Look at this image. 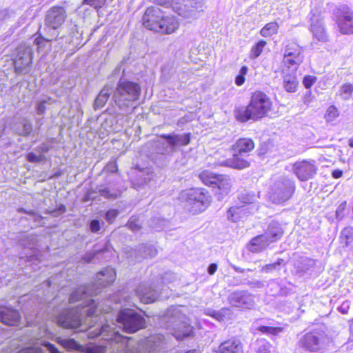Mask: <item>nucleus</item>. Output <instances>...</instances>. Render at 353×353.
<instances>
[{
  "label": "nucleus",
  "instance_id": "31",
  "mask_svg": "<svg viewBox=\"0 0 353 353\" xmlns=\"http://www.w3.org/2000/svg\"><path fill=\"white\" fill-rule=\"evenodd\" d=\"M230 309L227 307H223L218 311L210 308H208L204 310L205 314L212 316L219 322L224 321L227 316L230 314Z\"/></svg>",
  "mask_w": 353,
  "mask_h": 353
},
{
  "label": "nucleus",
  "instance_id": "8",
  "mask_svg": "<svg viewBox=\"0 0 353 353\" xmlns=\"http://www.w3.org/2000/svg\"><path fill=\"white\" fill-rule=\"evenodd\" d=\"M331 339L325 331L314 329L305 333L299 340L297 347L310 353H323L330 343Z\"/></svg>",
  "mask_w": 353,
  "mask_h": 353
},
{
  "label": "nucleus",
  "instance_id": "63",
  "mask_svg": "<svg viewBox=\"0 0 353 353\" xmlns=\"http://www.w3.org/2000/svg\"><path fill=\"white\" fill-rule=\"evenodd\" d=\"M341 90L343 92L350 94L353 91V85L351 84L344 85Z\"/></svg>",
  "mask_w": 353,
  "mask_h": 353
},
{
  "label": "nucleus",
  "instance_id": "39",
  "mask_svg": "<svg viewBox=\"0 0 353 353\" xmlns=\"http://www.w3.org/2000/svg\"><path fill=\"white\" fill-rule=\"evenodd\" d=\"M271 344L265 339L258 340L256 342V353H271Z\"/></svg>",
  "mask_w": 353,
  "mask_h": 353
},
{
  "label": "nucleus",
  "instance_id": "53",
  "mask_svg": "<svg viewBox=\"0 0 353 353\" xmlns=\"http://www.w3.org/2000/svg\"><path fill=\"white\" fill-rule=\"evenodd\" d=\"M339 116V111L335 106H330L327 110L326 118L327 121H332Z\"/></svg>",
  "mask_w": 353,
  "mask_h": 353
},
{
  "label": "nucleus",
  "instance_id": "11",
  "mask_svg": "<svg viewBox=\"0 0 353 353\" xmlns=\"http://www.w3.org/2000/svg\"><path fill=\"white\" fill-rule=\"evenodd\" d=\"M295 190L294 181L286 176H281L272 184L270 199L276 204H281L289 200Z\"/></svg>",
  "mask_w": 353,
  "mask_h": 353
},
{
  "label": "nucleus",
  "instance_id": "7",
  "mask_svg": "<svg viewBox=\"0 0 353 353\" xmlns=\"http://www.w3.org/2000/svg\"><path fill=\"white\" fill-rule=\"evenodd\" d=\"M254 148V141L250 138L239 139L232 150L234 154L232 158L227 159L219 163L220 165L229 167L231 168L241 170L250 166L249 161L246 157L249 156L248 153Z\"/></svg>",
  "mask_w": 353,
  "mask_h": 353
},
{
  "label": "nucleus",
  "instance_id": "45",
  "mask_svg": "<svg viewBox=\"0 0 353 353\" xmlns=\"http://www.w3.org/2000/svg\"><path fill=\"white\" fill-rule=\"evenodd\" d=\"M341 235L345 239V245L349 246V245L353 242V228L352 227H347L345 228L342 232Z\"/></svg>",
  "mask_w": 353,
  "mask_h": 353
},
{
  "label": "nucleus",
  "instance_id": "10",
  "mask_svg": "<svg viewBox=\"0 0 353 353\" xmlns=\"http://www.w3.org/2000/svg\"><path fill=\"white\" fill-rule=\"evenodd\" d=\"M181 197L185 199L188 210L192 214L204 211L210 203V196L208 191L201 188H193L183 192Z\"/></svg>",
  "mask_w": 353,
  "mask_h": 353
},
{
  "label": "nucleus",
  "instance_id": "51",
  "mask_svg": "<svg viewBox=\"0 0 353 353\" xmlns=\"http://www.w3.org/2000/svg\"><path fill=\"white\" fill-rule=\"evenodd\" d=\"M119 211L116 209H110L105 214V219L109 223H112L119 215Z\"/></svg>",
  "mask_w": 353,
  "mask_h": 353
},
{
  "label": "nucleus",
  "instance_id": "3",
  "mask_svg": "<svg viewBox=\"0 0 353 353\" xmlns=\"http://www.w3.org/2000/svg\"><path fill=\"white\" fill-rule=\"evenodd\" d=\"M272 102L263 92H254L248 105H240L234 110L235 119L241 123L250 120L256 121L261 119L270 110Z\"/></svg>",
  "mask_w": 353,
  "mask_h": 353
},
{
  "label": "nucleus",
  "instance_id": "27",
  "mask_svg": "<svg viewBox=\"0 0 353 353\" xmlns=\"http://www.w3.org/2000/svg\"><path fill=\"white\" fill-rule=\"evenodd\" d=\"M316 261L306 256L301 257L295 263L296 274L303 276L305 273L312 272L316 265Z\"/></svg>",
  "mask_w": 353,
  "mask_h": 353
},
{
  "label": "nucleus",
  "instance_id": "18",
  "mask_svg": "<svg viewBox=\"0 0 353 353\" xmlns=\"http://www.w3.org/2000/svg\"><path fill=\"white\" fill-rule=\"evenodd\" d=\"M303 59V49L296 43L290 42L285 46L283 63L286 66L296 70Z\"/></svg>",
  "mask_w": 353,
  "mask_h": 353
},
{
  "label": "nucleus",
  "instance_id": "6",
  "mask_svg": "<svg viewBox=\"0 0 353 353\" xmlns=\"http://www.w3.org/2000/svg\"><path fill=\"white\" fill-rule=\"evenodd\" d=\"M153 3L172 10L183 18L194 19L203 10V0H152Z\"/></svg>",
  "mask_w": 353,
  "mask_h": 353
},
{
  "label": "nucleus",
  "instance_id": "17",
  "mask_svg": "<svg viewBox=\"0 0 353 353\" xmlns=\"http://www.w3.org/2000/svg\"><path fill=\"white\" fill-rule=\"evenodd\" d=\"M66 17V11L61 6H54L49 9L45 18V25L48 32L59 34L58 30L65 22Z\"/></svg>",
  "mask_w": 353,
  "mask_h": 353
},
{
  "label": "nucleus",
  "instance_id": "16",
  "mask_svg": "<svg viewBox=\"0 0 353 353\" xmlns=\"http://www.w3.org/2000/svg\"><path fill=\"white\" fill-rule=\"evenodd\" d=\"M238 198L241 203L250 205V207L245 208V206L243 205L241 207L233 206L230 208L227 216L229 219L234 222L239 219L238 214L239 212L249 210H250L249 212L251 213L258 210V205L255 203L256 197L253 192L243 190L239 194Z\"/></svg>",
  "mask_w": 353,
  "mask_h": 353
},
{
  "label": "nucleus",
  "instance_id": "47",
  "mask_svg": "<svg viewBox=\"0 0 353 353\" xmlns=\"http://www.w3.org/2000/svg\"><path fill=\"white\" fill-rule=\"evenodd\" d=\"M128 227L133 232H137L141 229V222L139 218L132 216L129 219L128 223Z\"/></svg>",
  "mask_w": 353,
  "mask_h": 353
},
{
  "label": "nucleus",
  "instance_id": "22",
  "mask_svg": "<svg viewBox=\"0 0 353 353\" xmlns=\"http://www.w3.org/2000/svg\"><path fill=\"white\" fill-rule=\"evenodd\" d=\"M135 293L140 301L144 303L154 302L159 296L158 290L148 283H142L137 286Z\"/></svg>",
  "mask_w": 353,
  "mask_h": 353
},
{
  "label": "nucleus",
  "instance_id": "44",
  "mask_svg": "<svg viewBox=\"0 0 353 353\" xmlns=\"http://www.w3.org/2000/svg\"><path fill=\"white\" fill-rule=\"evenodd\" d=\"M27 160L32 163H38L46 160V157L43 154H37L34 152H29L26 156Z\"/></svg>",
  "mask_w": 353,
  "mask_h": 353
},
{
  "label": "nucleus",
  "instance_id": "38",
  "mask_svg": "<svg viewBox=\"0 0 353 353\" xmlns=\"http://www.w3.org/2000/svg\"><path fill=\"white\" fill-rule=\"evenodd\" d=\"M283 327L261 325L257 330L268 335L276 336L283 331Z\"/></svg>",
  "mask_w": 353,
  "mask_h": 353
},
{
  "label": "nucleus",
  "instance_id": "50",
  "mask_svg": "<svg viewBox=\"0 0 353 353\" xmlns=\"http://www.w3.org/2000/svg\"><path fill=\"white\" fill-rule=\"evenodd\" d=\"M106 1L107 0H83V2L94 9H99L105 5Z\"/></svg>",
  "mask_w": 353,
  "mask_h": 353
},
{
  "label": "nucleus",
  "instance_id": "5",
  "mask_svg": "<svg viewBox=\"0 0 353 353\" xmlns=\"http://www.w3.org/2000/svg\"><path fill=\"white\" fill-rule=\"evenodd\" d=\"M162 321L167 328L172 330V334L177 341H183L194 336V327L187 322V317L178 307L168 309Z\"/></svg>",
  "mask_w": 353,
  "mask_h": 353
},
{
  "label": "nucleus",
  "instance_id": "21",
  "mask_svg": "<svg viewBox=\"0 0 353 353\" xmlns=\"http://www.w3.org/2000/svg\"><path fill=\"white\" fill-rule=\"evenodd\" d=\"M21 319L17 310L0 304V322L8 326H19Z\"/></svg>",
  "mask_w": 353,
  "mask_h": 353
},
{
  "label": "nucleus",
  "instance_id": "14",
  "mask_svg": "<svg viewBox=\"0 0 353 353\" xmlns=\"http://www.w3.org/2000/svg\"><path fill=\"white\" fill-rule=\"evenodd\" d=\"M32 48L29 45H21L16 49L14 59V70L17 74H24L30 72L32 61Z\"/></svg>",
  "mask_w": 353,
  "mask_h": 353
},
{
  "label": "nucleus",
  "instance_id": "2",
  "mask_svg": "<svg viewBox=\"0 0 353 353\" xmlns=\"http://www.w3.org/2000/svg\"><path fill=\"white\" fill-rule=\"evenodd\" d=\"M141 86L134 81L121 78L112 92L111 102L105 112L116 119L134 108L141 95Z\"/></svg>",
  "mask_w": 353,
  "mask_h": 353
},
{
  "label": "nucleus",
  "instance_id": "61",
  "mask_svg": "<svg viewBox=\"0 0 353 353\" xmlns=\"http://www.w3.org/2000/svg\"><path fill=\"white\" fill-rule=\"evenodd\" d=\"M46 101H41L37 105V113L39 115H43L46 112Z\"/></svg>",
  "mask_w": 353,
  "mask_h": 353
},
{
  "label": "nucleus",
  "instance_id": "12",
  "mask_svg": "<svg viewBox=\"0 0 353 353\" xmlns=\"http://www.w3.org/2000/svg\"><path fill=\"white\" fill-rule=\"evenodd\" d=\"M115 321L123 330L129 333H134L144 327L145 319L139 313L131 309L121 310L115 316Z\"/></svg>",
  "mask_w": 353,
  "mask_h": 353
},
{
  "label": "nucleus",
  "instance_id": "56",
  "mask_svg": "<svg viewBox=\"0 0 353 353\" xmlns=\"http://www.w3.org/2000/svg\"><path fill=\"white\" fill-rule=\"evenodd\" d=\"M17 353H43V350L41 347L34 346L23 348L19 350Z\"/></svg>",
  "mask_w": 353,
  "mask_h": 353
},
{
  "label": "nucleus",
  "instance_id": "40",
  "mask_svg": "<svg viewBox=\"0 0 353 353\" xmlns=\"http://www.w3.org/2000/svg\"><path fill=\"white\" fill-rule=\"evenodd\" d=\"M99 194L108 199H116L119 196L121 192L117 190H111L108 188H103L99 190Z\"/></svg>",
  "mask_w": 353,
  "mask_h": 353
},
{
  "label": "nucleus",
  "instance_id": "13",
  "mask_svg": "<svg viewBox=\"0 0 353 353\" xmlns=\"http://www.w3.org/2000/svg\"><path fill=\"white\" fill-rule=\"evenodd\" d=\"M199 177L206 185L216 188V193L220 195H225L230 190L232 183L228 175L217 174L211 171L204 170L199 174Z\"/></svg>",
  "mask_w": 353,
  "mask_h": 353
},
{
  "label": "nucleus",
  "instance_id": "23",
  "mask_svg": "<svg viewBox=\"0 0 353 353\" xmlns=\"http://www.w3.org/2000/svg\"><path fill=\"white\" fill-rule=\"evenodd\" d=\"M313 37L320 41H327V34L323 20L319 17L313 15L311 18V24L310 28Z\"/></svg>",
  "mask_w": 353,
  "mask_h": 353
},
{
  "label": "nucleus",
  "instance_id": "36",
  "mask_svg": "<svg viewBox=\"0 0 353 353\" xmlns=\"http://www.w3.org/2000/svg\"><path fill=\"white\" fill-rule=\"evenodd\" d=\"M279 25L276 22H270L267 23L260 31V34L263 37H270L277 33Z\"/></svg>",
  "mask_w": 353,
  "mask_h": 353
},
{
  "label": "nucleus",
  "instance_id": "19",
  "mask_svg": "<svg viewBox=\"0 0 353 353\" xmlns=\"http://www.w3.org/2000/svg\"><path fill=\"white\" fill-rule=\"evenodd\" d=\"M229 303L236 307L252 309L255 306L254 296L246 290H236L229 294Z\"/></svg>",
  "mask_w": 353,
  "mask_h": 353
},
{
  "label": "nucleus",
  "instance_id": "25",
  "mask_svg": "<svg viewBox=\"0 0 353 353\" xmlns=\"http://www.w3.org/2000/svg\"><path fill=\"white\" fill-rule=\"evenodd\" d=\"M216 353H243V345L239 340L230 339L219 345Z\"/></svg>",
  "mask_w": 353,
  "mask_h": 353
},
{
  "label": "nucleus",
  "instance_id": "9",
  "mask_svg": "<svg viewBox=\"0 0 353 353\" xmlns=\"http://www.w3.org/2000/svg\"><path fill=\"white\" fill-rule=\"evenodd\" d=\"M163 141H158L156 143V150L158 154L166 156L172 155L176 152L180 147L185 146L190 142L191 134H165L161 135Z\"/></svg>",
  "mask_w": 353,
  "mask_h": 353
},
{
  "label": "nucleus",
  "instance_id": "33",
  "mask_svg": "<svg viewBox=\"0 0 353 353\" xmlns=\"http://www.w3.org/2000/svg\"><path fill=\"white\" fill-rule=\"evenodd\" d=\"M299 84L296 76L294 74H285L283 77V88L288 92H295Z\"/></svg>",
  "mask_w": 353,
  "mask_h": 353
},
{
  "label": "nucleus",
  "instance_id": "37",
  "mask_svg": "<svg viewBox=\"0 0 353 353\" xmlns=\"http://www.w3.org/2000/svg\"><path fill=\"white\" fill-rule=\"evenodd\" d=\"M266 45V41L264 40L259 41L251 49L250 52V59H256L261 54L263 48Z\"/></svg>",
  "mask_w": 353,
  "mask_h": 353
},
{
  "label": "nucleus",
  "instance_id": "42",
  "mask_svg": "<svg viewBox=\"0 0 353 353\" xmlns=\"http://www.w3.org/2000/svg\"><path fill=\"white\" fill-rule=\"evenodd\" d=\"M108 251V248L107 246L104 247L103 248H100V249H98V248H95L94 250V252L93 253H87L84 257H83V260L86 262V263H90V262H92L94 260V258L99 255V254H103L105 253V252Z\"/></svg>",
  "mask_w": 353,
  "mask_h": 353
},
{
  "label": "nucleus",
  "instance_id": "1",
  "mask_svg": "<svg viewBox=\"0 0 353 353\" xmlns=\"http://www.w3.org/2000/svg\"><path fill=\"white\" fill-rule=\"evenodd\" d=\"M116 278L114 269L106 268L96 275L94 282L81 285L70 294V304L81 302L75 306L63 310L57 316V324L63 328L79 329V332H86L88 339L102 336L101 344H90L87 347L79 344L73 339H59L58 343L68 351L83 353H148L159 352L168 347V339L161 334H155L148 337L145 345H132L130 338L123 336L116 330L113 319L108 323L110 307L102 308L100 303L95 304L91 299L101 289L111 285Z\"/></svg>",
  "mask_w": 353,
  "mask_h": 353
},
{
  "label": "nucleus",
  "instance_id": "64",
  "mask_svg": "<svg viewBox=\"0 0 353 353\" xmlns=\"http://www.w3.org/2000/svg\"><path fill=\"white\" fill-rule=\"evenodd\" d=\"M217 270V265L216 263H211L208 268V272L209 274L212 275Z\"/></svg>",
  "mask_w": 353,
  "mask_h": 353
},
{
  "label": "nucleus",
  "instance_id": "54",
  "mask_svg": "<svg viewBox=\"0 0 353 353\" xmlns=\"http://www.w3.org/2000/svg\"><path fill=\"white\" fill-rule=\"evenodd\" d=\"M316 77L314 76L311 75H307L304 77L303 79V84L304 85L305 88L308 89L310 88L313 84L316 82Z\"/></svg>",
  "mask_w": 353,
  "mask_h": 353
},
{
  "label": "nucleus",
  "instance_id": "48",
  "mask_svg": "<svg viewBox=\"0 0 353 353\" xmlns=\"http://www.w3.org/2000/svg\"><path fill=\"white\" fill-rule=\"evenodd\" d=\"M62 277V274H57L54 276L50 277L48 281L43 283V287L55 288V285H57L58 287L59 285L57 283V282Z\"/></svg>",
  "mask_w": 353,
  "mask_h": 353
},
{
  "label": "nucleus",
  "instance_id": "34",
  "mask_svg": "<svg viewBox=\"0 0 353 353\" xmlns=\"http://www.w3.org/2000/svg\"><path fill=\"white\" fill-rule=\"evenodd\" d=\"M137 252L141 258H152L157 255V250L152 245L142 244L139 246Z\"/></svg>",
  "mask_w": 353,
  "mask_h": 353
},
{
  "label": "nucleus",
  "instance_id": "35",
  "mask_svg": "<svg viewBox=\"0 0 353 353\" xmlns=\"http://www.w3.org/2000/svg\"><path fill=\"white\" fill-rule=\"evenodd\" d=\"M19 243L24 248L33 249L37 244V236L32 234L24 233L21 235Z\"/></svg>",
  "mask_w": 353,
  "mask_h": 353
},
{
  "label": "nucleus",
  "instance_id": "46",
  "mask_svg": "<svg viewBox=\"0 0 353 353\" xmlns=\"http://www.w3.org/2000/svg\"><path fill=\"white\" fill-rule=\"evenodd\" d=\"M248 72V68L246 65H243L241 68L239 74L236 77L235 83L240 86L245 83V76Z\"/></svg>",
  "mask_w": 353,
  "mask_h": 353
},
{
  "label": "nucleus",
  "instance_id": "29",
  "mask_svg": "<svg viewBox=\"0 0 353 353\" xmlns=\"http://www.w3.org/2000/svg\"><path fill=\"white\" fill-rule=\"evenodd\" d=\"M57 37L58 34L48 32V38H44L39 35L34 39L33 43L37 46V49L39 52H46L50 48L49 42L57 39Z\"/></svg>",
  "mask_w": 353,
  "mask_h": 353
},
{
  "label": "nucleus",
  "instance_id": "28",
  "mask_svg": "<svg viewBox=\"0 0 353 353\" xmlns=\"http://www.w3.org/2000/svg\"><path fill=\"white\" fill-rule=\"evenodd\" d=\"M271 243L263 234L252 239L248 244V250L252 252H260L266 249Z\"/></svg>",
  "mask_w": 353,
  "mask_h": 353
},
{
  "label": "nucleus",
  "instance_id": "20",
  "mask_svg": "<svg viewBox=\"0 0 353 353\" xmlns=\"http://www.w3.org/2000/svg\"><path fill=\"white\" fill-rule=\"evenodd\" d=\"M314 163V161L296 162L294 165V172L296 176L302 181L313 178L317 171V168Z\"/></svg>",
  "mask_w": 353,
  "mask_h": 353
},
{
  "label": "nucleus",
  "instance_id": "60",
  "mask_svg": "<svg viewBox=\"0 0 353 353\" xmlns=\"http://www.w3.org/2000/svg\"><path fill=\"white\" fill-rule=\"evenodd\" d=\"M43 345L50 353H61L53 344L49 342H45Z\"/></svg>",
  "mask_w": 353,
  "mask_h": 353
},
{
  "label": "nucleus",
  "instance_id": "55",
  "mask_svg": "<svg viewBox=\"0 0 353 353\" xmlns=\"http://www.w3.org/2000/svg\"><path fill=\"white\" fill-rule=\"evenodd\" d=\"M123 73H124V69L123 68V63H121L119 64L112 71L111 76L112 77L118 78L119 77V79L123 77Z\"/></svg>",
  "mask_w": 353,
  "mask_h": 353
},
{
  "label": "nucleus",
  "instance_id": "57",
  "mask_svg": "<svg viewBox=\"0 0 353 353\" xmlns=\"http://www.w3.org/2000/svg\"><path fill=\"white\" fill-rule=\"evenodd\" d=\"M345 208H346V202H343L342 203H341L336 210V219H338L339 220H341L343 219V217L344 216V211L345 210Z\"/></svg>",
  "mask_w": 353,
  "mask_h": 353
},
{
  "label": "nucleus",
  "instance_id": "15",
  "mask_svg": "<svg viewBox=\"0 0 353 353\" xmlns=\"http://www.w3.org/2000/svg\"><path fill=\"white\" fill-rule=\"evenodd\" d=\"M334 14L339 32L343 34H353V10L343 4L336 8Z\"/></svg>",
  "mask_w": 353,
  "mask_h": 353
},
{
  "label": "nucleus",
  "instance_id": "58",
  "mask_svg": "<svg viewBox=\"0 0 353 353\" xmlns=\"http://www.w3.org/2000/svg\"><path fill=\"white\" fill-rule=\"evenodd\" d=\"M90 230L92 232H97L101 229V223L98 219H93L90 222Z\"/></svg>",
  "mask_w": 353,
  "mask_h": 353
},
{
  "label": "nucleus",
  "instance_id": "32",
  "mask_svg": "<svg viewBox=\"0 0 353 353\" xmlns=\"http://www.w3.org/2000/svg\"><path fill=\"white\" fill-rule=\"evenodd\" d=\"M137 182H134L133 185L137 186V188H143L145 185H150V183L153 179V172H149L148 170H141L138 174Z\"/></svg>",
  "mask_w": 353,
  "mask_h": 353
},
{
  "label": "nucleus",
  "instance_id": "24",
  "mask_svg": "<svg viewBox=\"0 0 353 353\" xmlns=\"http://www.w3.org/2000/svg\"><path fill=\"white\" fill-rule=\"evenodd\" d=\"M11 129L15 134L28 137L31 134L33 127L32 122L28 119L24 117L15 119Z\"/></svg>",
  "mask_w": 353,
  "mask_h": 353
},
{
  "label": "nucleus",
  "instance_id": "59",
  "mask_svg": "<svg viewBox=\"0 0 353 353\" xmlns=\"http://www.w3.org/2000/svg\"><path fill=\"white\" fill-rule=\"evenodd\" d=\"M65 212V207L63 205H60L58 208L54 209L52 211H49L47 213L52 214L53 216H58Z\"/></svg>",
  "mask_w": 353,
  "mask_h": 353
},
{
  "label": "nucleus",
  "instance_id": "4",
  "mask_svg": "<svg viewBox=\"0 0 353 353\" xmlns=\"http://www.w3.org/2000/svg\"><path fill=\"white\" fill-rule=\"evenodd\" d=\"M142 20L147 29L162 34H171L179 28L177 20L157 6L148 8Z\"/></svg>",
  "mask_w": 353,
  "mask_h": 353
},
{
  "label": "nucleus",
  "instance_id": "41",
  "mask_svg": "<svg viewBox=\"0 0 353 353\" xmlns=\"http://www.w3.org/2000/svg\"><path fill=\"white\" fill-rule=\"evenodd\" d=\"M167 225V221L164 219L154 218L150 222V226L156 231H160Z\"/></svg>",
  "mask_w": 353,
  "mask_h": 353
},
{
  "label": "nucleus",
  "instance_id": "49",
  "mask_svg": "<svg viewBox=\"0 0 353 353\" xmlns=\"http://www.w3.org/2000/svg\"><path fill=\"white\" fill-rule=\"evenodd\" d=\"M17 212L20 213H25L26 214H28L30 216L35 222L38 223L39 224L41 223V221L43 220V217L39 214H37L35 212L32 210L27 211L23 208H19L17 209Z\"/></svg>",
  "mask_w": 353,
  "mask_h": 353
},
{
  "label": "nucleus",
  "instance_id": "43",
  "mask_svg": "<svg viewBox=\"0 0 353 353\" xmlns=\"http://www.w3.org/2000/svg\"><path fill=\"white\" fill-rule=\"evenodd\" d=\"M283 265H284V260L282 259H279L275 263L268 264V265L263 266L261 269V271L264 272H272L273 270H279V266Z\"/></svg>",
  "mask_w": 353,
  "mask_h": 353
},
{
  "label": "nucleus",
  "instance_id": "52",
  "mask_svg": "<svg viewBox=\"0 0 353 353\" xmlns=\"http://www.w3.org/2000/svg\"><path fill=\"white\" fill-rule=\"evenodd\" d=\"M52 145L48 143L43 142L40 145L37 147L34 150L39 154H43L47 153L52 148Z\"/></svg>",
  "mask_w": 353,
  "mask_h": 353
},
{
  "label": "nucleus",
  "instance_id": "62",
  "mask_svg": "<svg viewBox=\"0 0 353 353\" xmlns=\"http://www.w3.org/2000/svg\"><path fill=\"white\" fill-rule=\"evenodd\" d=\"M350 308V304L348 302H343L341 306L339 307V311L342 314H347Z\"/></svg>",
  "mask_w": 353,
  "mask_h": 353
},
{
  "label": "nucleus",
  "instance_id": "26",
  "mask_svg": "<svg viewBox=\"0 0 353 353\" xmlns=\"http://www.w3.org/2000/svg\"><path fill=\"white\" fill-rule=\"evenodd\" d=\"M283 230L280 223L277 221H272L268 224L267 229L263 234L265 236L266 239L272 243L279 240L283 236Z\"/></svg>",
  "mask_w": 353,
  "mask_h": 353
},
{
  "label": "nucleus",
  "instance_id": "30",
  "mask_svg": "<svg viewBox=\"0 0 353 353\" xmlns=\"http://www.w3.org/2000/svg\"><path fill=\"white\" fill-rule=\"evenodd\" d=\"M112 92L108 85H105L94 101V110H97L103 107Z\"/></svg>",
  "mask_w": 353,
  "mask_h": 353
}]
</instances>
